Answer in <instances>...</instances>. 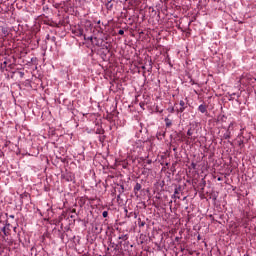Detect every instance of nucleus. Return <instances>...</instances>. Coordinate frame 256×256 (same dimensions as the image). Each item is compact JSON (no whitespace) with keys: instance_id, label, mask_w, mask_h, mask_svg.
Returning a JSON list of instances; mask_svg holds the SVG:
<instances>
[{"instance_id":"nucleus-1","label":"nucleus","mask_w":256,"mask_h":256,"mask_svg":"<svg viewBox=\"0 0 256 256\" xmlns=\"http://www.w3.org/2000/svg\"><path fill=\"white\" fill-rule=\"evenodd\" d=\"M179 105H180V107L177 108V111H178V113H183V111H185V108L187 107V106L185 105V101L181 100V101L179 102Z\"/></svg>"},{"instance_id":"nucleus-2","label":"nucleus","mask_w":256,"mask_h":256,"mask_svg":"<svg viewBox=\"0 0 256 256\" xmlns=\"http://www.w3.org/2000/svg\"><path fill=\"white\" fill-rule=\"evenodd\" d=\"M198 111H200V113H207V106L201 104V105L198 107Z\"/></svg>"},{"instance_id":"nucleus-3","label":"nucleus","mask_w":256,"mask_h":256,"mask_svg":"<svg viewBox=\"0 0 256 256\" xmlns=\"http://www.w3.org/2000/svg\"><path fill=\"white\" fill-rule=\"evenodd\" d=\"M223 137L224 139H231V130L227 129Z\"/></svg>"},{"instance_id":"nucleus-4","label":"nucleus","mask_w":256,"mask_h":256,"mask_svg":"<svg viewBox=\"0 0 256 256\" xmlns=\"http://www.w3.org/2000/svg\"><path fill=\"white\" fill-rule=\"evenodd\" d=\"M137 191H141V184L140 183H136V185L134 187V193L137 194Z\"/></svg>"},{"instance_id":"nucleus-5","label":"nucleus","mask_w":256,"mask_h":256,"mask_svg":"<svg viewBox=\"0 0 256 256\" xmlns=\"http://www.w3.org/2000/svg\"><path fill=\"white\" fill-rule=\"evenodd\" d=\"M177 195H179V189L176 188L173 195L174 199H179V196Z\"/></svg>"},{"instance_id":"nucleus-6","label":"nucleus","mask_w":256,"mask_h":256,"mask_svg":"<svg viewBox=\"0 0 256 256\" xmlns=\"http://www.w3.org/2000/svg\"><path fill=\"white\" fill-rule=\"evenodd\" d=\"M106 6H107L108 9H112V8H113V4H111V2H108V3L106 4Z\"/></svg>"},{"instance_id":"nucleus-7","label":"nucleus","mask_w":256,"mask_h":256,"mask_svg":"<svg viewBox=\"0 0 256 256\" xmlns=\"http://www.w3.org/2000/svg\"><path fill=\"white\" fill-rule=\"evenodd\" d=\"M108 215H109V212H107V211H104V212L102 213V217H104V218L108 217Z\"/></svg>"},{"instance_id":"nucleus-8","label":"nucleus","mask_w":256,"mask_h":256,"mask_svg":"<svg viewBox=\"0 0 256 256\" xmlns=\"http://www.w3.org/2000/svg\"><path fill=\"white\" fill-rule=\"evenodd\" d=\"M229 131H233V122H231L228 126Z\"/></svg>"},{"instance_id":"nucleus-9","label":"nucleus","mask_w":256,"mask_h":256,"mask_svg":"<svg viewBox=\"0 0 256 256\" xmlns=\"http://www.w3.org/2000/svg\"><path fill=\"white\" fill-rule=\"evenodd\" d=\"M187 135H188V137H191V136L193 135V131H191V129H189V130L187 131Z\"/></svg>"},{"instance_id":"nucleus-10","label":"nucleus","mask_w":256,"mask_h":256,"mask_svg":"<svg viewBox=\"0 0 256 256\" xmlns=\"http://www.w3.org/2000/svg\"><path fill=\"white\" fill-rule=\"evenodd\" d=\"M84 39L87 40V41H93V36H90L88 38L84 36Z\"/></svg>"},{"instance_id":"nucleus-11","label":"nucleus","mask_w":256,"mask_h":256,"mask_svg":"<svg viewBox=\"0 0 256 256\" xmlns=\"http://www.w3.org/2000/svg\"><path fill=\"white\" fill-rule=\"evenodd\" d=\"M2 233H4V235H7V228L6 227L2 228Z\"/></svg>"},{"instance_id":"nucleus-12","label":"nucleus","mask_w":256,"mask_h":256,"mask_svg":"<svg viewBox=\"0 0 256 256\" xmlns=\"http://www.w3.org/2000/svg\"><path fill=\"white\" fill-rule=\"evenodd\" d=\"M118 35H125V31L124 30H119Z\"/></svg>"},{"instance_id":"nucleus-13","label":"nucleus","mask_w":256,"mask_h":256,"mask_svg":"<svg viewBox=\"0 0 256 256\" xmlns=\"http://www.w3.org/2000/svg\"><path fill=\"white\" fill-rule=\"evenodd\" d=\"M3 65H4V67L7 65V61H4L3 62V64H2V67H3Z\"/></svg>"},{"instance_id":"nucleus-14","label":"nucleus","mask_w":256,"mask_h":256,"mask_svg":"<svg viewBox=\"0 0 256 256\" xmlns=\"http://www.w3.org/2000/svg\"><path fill=\"white\" fill-rule=\"evenodd\" d=\"M10 218H11V219H15V216H13V215H10Z\"/></svg>"},{"instance_id":"nucleus-15","label":"nucleus","mask_w":256,"mask_h":256,"mask_svg":"<svg viewBox=\"0 0 256 256\" xmlns=\"http://www.w3.org/2000/svg\"><path fill=\"white\" fill-rule=\"evenodd\" d=\"M143 225H145V222H142V223H141V226H142V227H143Z\"/></svg>"},{"instance_id":"nucleus-16","label":"nucleus","mask_w":256,"mask_h":256,"mask_svg":"<svg viewBox=\"0 0 256 256\" xmlns=\"http://www.w3.org/2000/svg\"><path fill=\"white\" fill-rule=\"evenodd\" d=\"M119 239H123V236H120Z\"/></svg>"},{"instance_id":"nucleus-17","label":"nucleus","mask_w":256,"mask_h":256,"mask_svg":"<svg viewBox=\"0 0 256 256\" xmlns=\"http://www.w3.org/2000/svg\"><path fill=\"white\" fill-rule=\"evenodd\" d=\"M125 213H128L127 209H125Z\"/></svg>"},{"instance_id":"nucleus-18","label":"nucleus","mask_w":256,"mask_h":256,"mask_svg":"<svg viewBox=\"0 0 256 256\" xmlns=\"http://www.w3.org/2000/svg\"><path fill=\"white\" fill-rule=\"evenodd\" d=\"M218 181H221V178H218Z\"/></svg>"}]
</instances>
